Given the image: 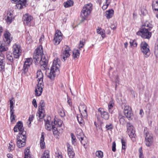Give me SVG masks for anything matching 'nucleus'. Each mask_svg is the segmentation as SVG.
Returning <instances> with one entry per match:
<instances>
[{"mask_svg":"<svg viewBox=\"0 0 158 158\" xmlns=\"http://www.w3.org/2000/svg\"><path fill=\"white\" fill-rule=\"evenodd\" d=\"M45 103L43 100H41L39 104V110H45Z\"/></svg>","mask_w":158,"mask_h":158,"instance_id":"nucleus-32","label":"nucleus"},{"mask_svg":"<svg viewBox=\"0 0 158 158\" xmlns=\"http://www.w3.org/2000/svg\"><path fill=\"white\" fill-rule=\"evenodd\" d=\"M121 143L122 144V148L125 150L126 148V139L123 138L121 139Z\"/></svg>","mask_w":158,"mask_h":158,"instance_id":"nucleus-49","label":"nucleus"},{"mask_svg":"<svg viewBox=\"0 0 158 158\" xmlns=\"http://www.w3.org/2000/svg\"><path fill=\"white\" fill-rule=\"evenodd\" d=\"M7 156L8 158H13V155L10 153H8L7 155Z\"/></svg>","mask_w":158,"mask_h":158,"instance_id":"nucleus-63","label":"nucleus"},{"mask_svg":"<svg viewBox=\"0 0 158 158\" xmlns=\"http://www.w3.org/2000/svg\"><path fill=\"white\" fill-rule=\"evenodd\" d=\"M102 30L101 28H99L97 30V32L98 34L101 35L103 38H104L105 36V31L104 30Z\"/></svg>","mask_w":158,"mask_h":158,"instance_id":"nucleus-38","label":"nucleus"},{"mask_svg":"<svg viewBox=\"0 0 158 158\" xmlns=\"http://www.w3.org/2000/svg\"><path fill=\"white\" fill-rule=\"evenodd\" d=\"M34 117V116L33 114L30 115L29 116L28 121L29 122V123H28L29 125H30L31 122L33 121Z\"/></svg>","mask_w":158,"mask_h":158,"instance_id":"nucleus-55","label":"nucleus"},{"mask_svg":"<svg viewBox=\"0 0 158 158\" xmlns=\"http://www.w3.org/2000/svg\"><path fill=\"white\" fill-rule=\"evenodd\" d=\"M73 57L75 59L79 58L80 55V50L78 49H74L73 51Z\"/></svg>","mask_w":158,"mask_h":158,"instance_id":"nucleus-31","label":"nucleus"},{"mask_svg":"<svg viewBox=\"0 0 158 158\" xmlns=\"http://www.w3.org/2000/svg\"><path fill=\"white\" fill-rule=\"evenodd\" d=\"M15 147V144L12 142H10L9 143L8 149L9 151H12L14 149Z\"/></svg>","mask_w":158,"mask_h":158,"instance_id":"nucleus-45","label":"nucleus"},{"mask_svg":"<svg viewBox=\"0 0 158 158\" xmlns=\"http://www.w3.org/2000/svg\"><path fill=\"white\" fill-rule=\"evenodd\" d=\"M140 10L141 14L143 15H145L147 13V11L146 9V7L144 6H143L141 7Z\"/></svg>","mask_w":158,"mask_h":158,"instance_id":"nucleus-50","label":"nucleus"},{"mask_svg":"<svg viewBox=\"0 0 158 158\" xmlns=\"http://www.w3.org/2000/svg\"><path fill=\"white\" fill-rule=\"evenodd\" d=\"M137 35L140 36L142 38L145 39H149L152 36V33L150 31L140 30L136 33Z\"/></svg>","mask_w":158,"mask_h":158,"instance_id":"nucleus-17","label":"nucleus"},{"mask_svg":"<svg viewBox=\"0 0 158 158\" xmlns=\"http://www.w3.org/2000/svg\"><path fill=\"white\" fill-rule=\"evenodd\" d=\"M76 134L77 138L79 140H80L81 139L82 140L83 139H84V135L81 129H78L76 131Z\"/></svg>","mask_w":158,"mask_h":158,"instance_id":"nucleus-25","label":"nucleus"},{"mask_svg":"<svg viewBox=\"0 0 158 158\" xmlns=\"http://www.w3.org/2000/svg\"><path fill=\"white\" fill-rule=\"evenodd\" d=\"M50 151L48 150H45L42 155V158H49Z\"/></svg>","mask_w":158,"mask_h":158,"instance_id":"nucleus-34","label":"nucleus"},{"mask_svg":"<svg viewBox=\"0 0 158 158\" xmlns=\"http://www.w3.org/2000/svg\"><path fill=\"white\" fill-rule=\"evenodd\" d=\"M98 111L99 113L101 118L105 120H108L109 118L110 115L109 113L105 111L103 108H98Z\"/></svg>","mask_w":158,"mask_h":158,"instance_id":"nucleus-20","label":"nucleus"},{"mask_svg":"<svg viewBox=\"0 0 158 158\" xmlns=\"http://www.w3.org/2000/svg\"><path fill=\"white\" fill-rule=\"evenodd\" d=\"M70 135L71 137L72 143V144L74 145V146L76 145V139L75 136L73 133H71Z\"/></svg>","mask_w":158,"mask_h":158,"instance_id":"nucleus-41","label":"nucleus"},{"mask_svg":"<svg viewBox=\"0 0 158 158\" xmlns=\"http://www.w3.org/2000/svg\"><path fill=\"white\" fill-rule=\"evenodd\" d=\"M123 112L125 116L129 120L132 119L133 114L130 106L128 105L126 106L124 108Z\"/></svg>","mask_w":158,"mask_h":158,"instance_id":"nucleus-16","label":"nucleus"},{"mask_svg":"<svg viewBox=\"0 0 158 158\" xmlns=\"http://www.w3.org/2000/svg\"><path fill=\"white\" fill-rule=\"evenodd\" d=\"M27 3V0H19L16 3V7L18 9H21L26 6Z\"/></svg>","mask_w":158,"mask_h":158,"instance_id":"nucleus-22","label":"nucleus"},{"mask_svg":"<svg viewBox=\"0 0 158 158\" xmlns=\"http://www.w3.org/2000/svg\"><path fill=\"white\" fill-rule=\"evenodd\" d=\"M141 52L145 55V57H148L150 54L149 47L148 44L145 42H142L140 44Z\"/></svg>","mask_w":158,"mask_h":158,"instance_id":"nucleus-12","label":"nucleus"},{"mask_svg":"<svg viewBox=\"0 0 158 158\" xmlns=\"http://www.w3.org/2000/svg\"><path fill=\"white\" fill-rule=\"evenodd\" d=\"M87 107L85 104L80 105L79 107V110L82 116L84 117H86L87 116Z\"/></svg>","mask_w":158,"mask_h":158,"instance_id":"nucleus-21","label":"nucleus"},{"mask_svg":"<svg viewBox=\"0 0 158 158\" xmlns=\"http://www.w3.org/2000/svg\"><path fill=\"white\" fill-rule=\"evenodd\" d=\"M152 28V24L148 22H146L141 26L140 30L150 31Z\"/></svg>","mask_w":158,"mask_h":158,"instance_id":"nucleus-23","label":"nucleus"},{"mask_svg":"<svg viewBox=\"0 0 158 158\" xmlns=\"http://www.w3.org/2000/svg\"><path fill=\"white\" fill-rule=\"evenodd\" d=\"M110 2L106 1L105 4H104L103 6L102 7V8L103 10H106L108 7V6L110 4Z\"/></svg>","mask_w":158,"mask_h":158,"instance_id":"nucleus-52","label":"nucleus"},{"mask_svg":"<svg viewBox=\"0 0 158 158\" xmlns=\"http://www.w3.org/2000/svg\"><path fill=\"white\" fill-rule=\"evenodd\" d=\"M67 152H70L73 151V148L72 146L69 144H68L67 145Z\"/></svg>","mask_w":158,"mask_h":158,"instance_id":"nucleus-58","label":"nucleus"},{"mask_svg":"<svg viewBox=\"0 0 158 158\" xmlns=\"http://www.w3.org/2000/svg\"><path fill=\"white\" fill-rule=\"evenodd\" d=\"M73 1L72 0H69L64 2L63 5L65 8H68L73 6Z\"/></svg>","mask_w":158,"mask_h":158,"instance_id":"nucleus-29","label":"nucleus"},{"mask_svg":"<svg viewBox=\"0 0 158 158\" xmlns=\"http://www.w3.org/2000/svg\"><path fill=\"white\" fill-rule=\"evenodd\" d=\"M81 115L78 114L77 116V118L78 121L80 124H83L84 123V120L81 117Z\"/></svg>","mask_w":158,"mask_h":158,"instance_id":"nucleus-46","label":"nucleus"},{"mask_svg":"<svg viewBox=\"0 0 158 158\" xmlns=\"http://www.w3.org/2000/svg\"><path fill=\"white\" fill-rule=\"evenodd\" d=\"M35 62L36 64H39L41 68L43 70L47 69L48 64V57L43 53V50L42 45H40L35 50L33 56Z\"/></svg>","mask_w":158,"mask_h":158,"instance_id":"nucleus-2","label":"nucleus"},{"mask_svg":"<svg viewBox=\"0 0 158 158\" xmlns=\"http://www.w3.org/2000/svg\"><path fill=\"white\" fill-rule=\"evenodd\" d=\"M96 155L98 158H102L103 156V153L101 151H98L96 152Z\"/></svg>","mask_w":158,"mask_h":158,"instance_id":"nucleus-47","label":"nucleus"},{"mask_svg":"<svg viewBox=\"0 0 158 158\" xmlns=\"http://www.w3.org/2000/svg\"><path fill=\"white\" fill-rule=\"evenodd\" d=\"M56 157V158H63L62 153L57 148V151L55 153Z\"/></svg>","mask_w":158,"mask_h":158,"instance_id":"nucleus-42","label":"nucleus"},{"mask_svg":"<svg viewBox=\"0 0 158 158\" xmlns=\"http://www.w3.org/2000/svg\"><path fill=\"white\" fill-rule=\"evenodd\" d=\"M127 133L133 141H136V134L135 130L134 129V127L130 123L127 124Z\"/></svg>","mask_w":158,"mask_h":158,"instance_id":"nucleus-7","label":"nucleus"},{"mask_svg":"<svg viewBox=\"0 0 158 158\" xmlns=\"http://www.w3.org/2000/svg\"><path fill=\"white\" fill-rule=\"evenodd\" d=\"M44 133H42L41 135V137L40 138V145L41 149H44L45 147V143L44 141Z\"/></svg>","mask_w":158,"mask_h":158,"instance_id":"nucleus-27","label":"nucleus"},{"mask_svg":"<svg viewBox=\"0 0 158 158\" xmlns=\"http://www.w3.org/2000/svg\"><path fill=\"white\" fill-rule=\"evenodd\" d=\"M45 110L43 111L39 110L38 112L37 113L36 115L40 119H42L44 117Z\"/></svg>","mask_w":158,"mask_h":158,"instance_id":"nucleus-33","label":"nucleus"},{"mask_svg":"<svg viewBox=\"0 0 158 158\" xmlns=\"http://www.w3.org/2000/svg\"><path fill=\"white\" fill-rule=\"evenodd\" d=\"M6 58L7 61L10 63H12L13 62L14 59L11 53H7Z\"/></svg>","mask_w":158,"mask_h":158,"instance_id":"nucleus-36","label":"nucleus"},{"mask_svg":"<svg viewBox=\"0 0 158 158\" xmlns=\"http://www.w3.org/2000/svg\"><path fill=\"white\" fill-rule=\"evenodd\" d=\"M22 50L20 46L15 44L13 46V53L14 57L15 58H18L21 55Z\"/></svg>","mask_w":158,"mask_h":158,"instance_id":"nucleus-13","label":"nucleus"},{"mask_svg":"<svg viewBox=\"0 0 158 158\" xmlns=\"http://www.w3.org/2000/svg\"><path fill=\"white\" fill-rule=\"evenodd\" d=\"M14 111L15 110H10V119L11 122L14 121L15 120V118L16 117V116L14 114Z\"/></svg>","mask_w":158,"mask_h":158,"instance_id":"nucleus-39","label":"nucleus"},{"mask_svg":"<svg viewBox=\"0 0 158 158\" xmlns=\"http://www.w3.org/2000/svg\"><path fill=\"white\" fill-rule=\"evenodd\" d=\"M125 117L120 114L118 116L119 122L120 124H123L125 123Z\"/></svg>","mask_w":158,"mask_h":158,"instance_id":"nucleus-43","label":"nucleus"},{"mask_svg":"<svg viewBox=\"0 0 158 158\" xmlns=\"http://www.w3.org/2000/svg\"><path fill=\"white\" fill-rule=\"evenodd\" d=\"M106 131H111L114 128V126L112 123H107L105 127Z\"/></svg>","mask_w":158,"mask_h":158,"instance_id":"nucleus-35","label":"nucleus"},{"mask_svg":"<svg viewBox=\"0 0 158 158\" xmlns=\"http://www.w3.org/2000/svg\"><path fill=\"white\" fill-rule=\"evenodd\" d=\"M27 136L25 135H18L16 137L17 145L19 148L24 147L26 145Z\"/></svg>","mask_w":158,"mask_h":158,"instance_id":"nucleus-9","label":"nucleus"},{"mask_svg":"<svg viewBox=\"0 0 158 158\" xmlns=\"http://www.w3.org/2000/svg\"><path fill=\"white\" fill-rule=\"evenodd\" d=\"M59 59L57 58H55L53 60L52 64L50 70V73L48 77L51 80H54L55 77L56 73H59V68L60 66Z\"/></svg>","mask_w":158,"mask_h":158,"instance_id":"nucleus-3","label":"nucleus"},{"mask_svg":"<svg viewBox=\"0 0 158 158\" xmlns=\"http://www.w3.org/2000/svg\"><path fill=\"white\" fill-rule=\"evenodd\" d=\"M3 31V28L0 26V37L1 36ZM8 50V48L5 47L4 44L0 42V70L4 68L3 65V60L4 59L5 55L4 52Z\"/></svg>","mask_w":158,"mask_h":158,"instance_id":"nucleus-5","label":"nucleus"},{"mask_svg":"<svg viewBox=\"0 0 158 158\" xmlns=\"http://www.w3.org/2000/svg\"><path fill=\"white\" fill-rule=\"evenodd\" d=\"M155 47V54L156 57H158V38Z\"/></svg>","mask_w":158,"mask_h":158,"instance_id":"nucleus-48","label":"nucleus"},{"mask_svg":"<svg viewBox=\"0 0 158 158\" xmlns=\"http://www.w3.org/2000/svg\"><path fill=\"white\" fill-rule=\"evenodd\" d=\"M64 49L63 50V52L61 55V57L62 60L64 61L70 56L71 50L70 47L67 45L64 46Z\"/></svg>","mask_w":158,"mask_h":158,"instance_id":"nucleus-14","label":"nucleus"},{"mask_svg":"<svg viewBox=\"0 0 158 158\" xmlns=\"http://www.w3.org/2000/svg\"><path fill=\"white\" fill-rule=\"evenodd\" d=\"M45 128L48 131L52 130L54 136L58 138L63 132L64 125L62 121L60 119L55 118L54 122L52 123L48 120L45 121Z\"/></svg>","mask_w":158,"mask_h":158,"instance_id":"nucleus-1","label":"nucleus"},{"mask_svg":"<svg viewBox=\"0 0 158 158\" xmlns=\"http://www.w3.org/2000/svg\"><path fill=\"white\" fill-rule=\"evenodd\" d=\"M3 39L5 43V46L6 47V45H9L10 43L12 40V37L11 36V35L10 32L8 31H6L4 34ZM6 48L7 47H6Z\"/></svg>","mask_w":158,"mask_h":158,"instance_id":"nucleus-18","label":"nucleus"},{"mask_svg":"<svg viewBox=\"0 0 158 158\" xmlns=\"http://www.w3.org/2000/svg\"><path fill=\"white\" fill-rule=\"evenodd\" d=\"M114 105V104L113 100H112L109 102L108 105V110L109 112L111 113H112L113 111L112 110Z\"/></svg>","mask_w":158,"mask_h":158,"instance_id":"nucleus-28","label":"nucleus"},{"mask_svg":"<svg viewBox=\"0 0 158 158\" xmlns=\"http://www.w3.org/2000/svg\"><path fill=\"white\" fill-rule=\"evenodd\" d=\"M62 39L63 34L59 30L56 31L53 40L54 44L55 45L59 44Z\"/></svg>","mask_w":158,"mask_h":158,"instance_id":"nucleus-11","label":"nucleus"},{"mask_svg":"<svg viewBox=\"0 0 158 158\" xmlns=\"http://www.w3.org/2000/svg\"><path fill=\"white\" fill-rule=\"evenodd\" d=\"M130 43L131 46H133L134 47H136L137 45V43L135 40H131L130 41Z\"/></svg>","mask_w":158,"mask_h":158,"instance_id":"nucleus-53","label":"nucleus"},{"mask_svg":"<svg viewBox=\"0 0 158 158\" xmlns=\"http://www.w3.org/2000/svg\"><path fill=\"white\" fill-rule=\"evenodd\" d=\"M152 8L155 11H158V1L157 0H153L152 2Z\"/></svg>","mask_w":158,"mask_h":158,"instance_id":"nucleus-30","label":"nucleus"},{"mask_svg":"<svg viewBox=\"0 0 158 158\" xmlns=\"http://www.w3.org/2000/svg\"><path fill=\"white\" fill-rule=\"evenodd\" d=\"M44 35L43 34V35H42L41 36V37L40 39V40H39L40 42H41L42 41H43L44 40Z\"/></svg>","mask_w":158,"mask_h":158,"instance_id":"nucleus-64","label":"nucleus"},{"mask_svg":"<svg viewBox=\"0 0 158 158\" xmlns=\"http://www.w3.org/2000/svg\"><path fill=\"white\" fill-rule=\"evenodd\" d=\"M33 17L28 14H26L23 16V19L24 24L29 27L33 26V25L31 24V22L32 21Z\"/></svg>","mask_w":158,"mask_h":158,"instance_id":"nucleus-15","label":"nucleus"},{"mask_svg":"<svg viewBox=\"0 0 158 158\" xmlns=\"http://www.w3.org/2000/svg\"><path fill=\"white\" fill-rule=\"evenodd\" d=\"M43 78L38 79V84L35 88V94L36 96H39L41 95L43 91L44 87Z\"/></svg>","mask_w":158,"mask_h":158,"instance_id":"nucleus-10","label":"nucleus"},{"mask_svg":"<svg viewBox=\"0 0 158 158\" xmlns=\"http://www.w3.org/2000/svg\"><path fill=\"white\" fill-rule=\"evenodd\" d=\"M32 59L31 58L26 59L22 70L24 73H26L28 72L29 68L32 64Z\"/></svg>","mask_w":158,"mask_h":158,"instance_id":"nucleus-19","label":"nucleus"},{"mask_svg":"<svg viewBox=\"0 0 158 158\" xmlns=\"http://www.w3.org/2000/svg\"><path fill=\"white\" fill-rule=\"evenodd\" d=\"M92 4L91 3L85 5L80 13V16L83 20H86L90 15L92 10Z\"/></svg>","mask_w":158,"mask_h":158,"instance_id":"nucleus-4","label":"nucleus"},{"mask_svg":"<svg viewBox=\"0 0 158 158\" xmlns=\"http://www.w3.org/2000/svg\"><path fill=\"white\" fill-rule=\"evenodd\" d=\"M139 158H144V155L142 150V147H141L139 149Z\"/></svg>","mask_w":158,"mask_h":158,"instance_id":"nucleus-51","label":"nucleus"},{"mask_svg":"<svg viewBox=\"0 0 158 158\" xmlns=\"http://www.w3.org/2000/svg\"><path fill=\"white\" fill-rule=\"evenodd\" d=\"M6 20L8 23H11L14 18L13 16V14L10 12H8L6 16Z\"/></svg>","mask_w":158,"mask_h":158,"instance_id":"nucleus-24","label":"nucleus"},{"mask_svg":"<svg viewBox=\"0 0 158 158\" xmlns=\"http://www.w3.org/2000/svg\"><path fill=\"white\" fill-rule=\"evenodd\" d=\"M14 130L15 132H19L18 135H24L26 134V131L24 130L23 123L21 121H19L17 123L14 128Z\"/></svg>","mask_w":158,"mask_h":158,"instance_id":"nucleus-8","label":"nucleus"},{"mask_svg":"<svg viewBox=\"0 0 158 158\" xmlns=\"http://www.w3.org/2000/svg\"><path fill=\"white\" fill-rule=\"evenodd\" d=\"M68 154L69 158H74L75 156V153L73 151L68 152Z\"/></svg>","mask_w":158,"mask_h":158,"instance_id":"nucleus-54","label":"nucleus"},{"mask_svg":"<svg viewBox=\"0 0 158 158\" xmlns=\"http://www.w3.org/2000/svg\"><path fill=\"white\" fill-rule=\"evenodd\" d=\"M15 100H14V98H10V110H14V105L15 104Z\"/></svg>","mask_w":158,"mask_h":158,"instance_id":"nucleus-37","label":"nucleus"},{"mask_svg":"<svg viewBox=\"0 0 158 158\" xmlns=\"http://www.w3.org/2000/svg\"><path fill=\"white\" fill-rule=\"evenodd\" d=\"M139 114L142 117L143 115L144 114V112L142 109L140 110Z\"/></svg>","mask_w":158,"mask_h":158,"instance_id":"nucleus-62","label":"nucleus"},{"mask_svg":"<svg viewBox=\"0 0 158 158\" xmlns=\"http://www.w3.org/2000/svg\"><path fill=\"white\" fill-rule=\"evenodd\" d=\"M116 143L115 141H114L113 142L112 147V151L114 152H115L116 150Z\"/></svg>","mask_w":158,"mask_h":158,"instance_id":"nucleus-57","label":"nucleus"},{"mask_svg":"<svg viewBox=\"0 0 158 158\" xmlns=\"http://www.w3.org/2000/svg\"><path fill=\"white\" fill-rule=\"evenodd\" d=\"M58 113L61 117H64L65 115V114L64 111L62 109H60L58 111Z\"/></svg>","mask_w":158,"mask_h":158,"instance_id":"nucleus-56","label":"nucleus"},{"mask_svg":"<svg viewBox=\"0 0 158 158\" xmlns=\"http://www.w3.org/2000/svg\"><path fill=\"white\" fill-rule=\"evenodd\" d=\"M32 104L35 108H36L37 107V102L35 99H33Z\"/></svg>","mask_w":158,"mask_h":158,"instance_id":"nucleus-60","label":"nucleus"},{"mask_svg":"<svg viewBox=\"0 0 158 158\" xmlns=\"http://www.w3.org/2000/svg\"><path fill=\"white\" fill-rule=\"evenodd\" d=\"M84 45V43L83 41H80L78 47V48L80 50L81 49V48L83 47Z\"/></svg>","mask_w":158,"mask_h":158,"instance_id":"nucleus-59","label":"nucleus"},{"mask_svg":"<svg viewBox=\"0 0 158 158\" xmlns=\"http://www.w3.org/2000/svg\"><path fill=\"white\" fill-rule=\"evenodd\" d=\"M29 149L28 148L24 151V158H31V156L29 154Z\"/></svg>","mask_w":158,"mask_h":158,"instance_id":"nucleus-40","label":"nucleus"},{"mask_svg":"<svg viewBox=\"0 0 158 158\" xmlns=\"http://www.w3.org/2000/svg\"><path fill=\"white\" fill-rule=\"evenodd\" d=\"M114 14V10L113 9H110L106 11L105 16L107 19H109L113 16Z\"/></svg>","mask_w":158,"mask_h":158,"instance_id":"nucleus-26","label":"nucleus"},{"mask_svg":"<svg viewBox=\"0 0 158 158\" xmlns=\"http://www.w3.org/2000/svg\"><path fill=\"white\" fill-rule=\"evenodd\" d=\"M144 134L145 135V141L146 145L150 147L152 145L153 143V138L152 135L148 132V129L145 127L144 130Z\"/></svg>","mask_w":158,"mask_h":158,"instance_id":"nucleus-6","label":"nucleus"},{"mask_svg":"<svg viewBox=\"0 0 158 158\" xmlns=\"http://www.w3.org/2000/svg\"><path fill=\"white\" fill-rule=\"evenodd\" d=\"M67 102L68 104L69 105V106L72 107V103L71 99L69 98H68L67 100Z\"/></svg>","mask_w":158,"mask_h":158,"instance_id":"nucleus-61","label":"nucleus"},{"mask_svg":"<svg viewBox=\"0 0 158 158\" xmlns=\"http://www.w3.org/2000/svg\"><path fill=\"white\" fill-rule=\"evenodd\" d=\"M36 74V78H38V79L43 78V75L40 70H38L37 71Z\"/></svg>","mask_w":158,"mask_h":158,"instance_id":"nucleus-44","label":"nucleus"}]
</instances>
